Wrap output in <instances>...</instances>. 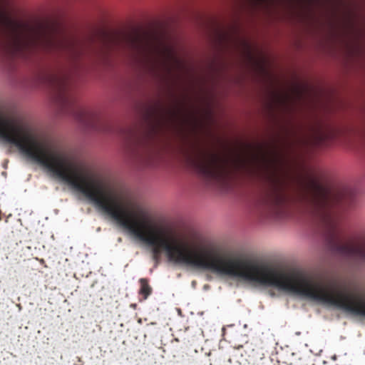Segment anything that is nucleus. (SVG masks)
<instances>
[{
    "label": "nucleus",
    "instance_id": "f03ea898",
    "mask_svg": "<svg viewBox=\"0 0 365 365\" xmlns=\"http://www.w3.org/2000/svg\"><path fill=\"white\" fill-rule=\"evenodd\" d=\"M186 159L207 182L223 185L230 177L232 170L228 160L215 153L197 148L193 153L187 154Z\"/></svg>",
    "mask_w": 365,
    "mask_h": 365
},
{
    "label": "nucleus",
    "instance_id": "39448f33",
    "mask_svg": "<svg viewBox=\"0 0 365 365\" xmlns=\"http://www.w3.org/2000/svg\"><path fill=\"white\" fill-rule=\"evenodd\" d=\"M139 283L140 285L139 294L143 297V299H146L152 293V287L150 286L148 279L141 278L139 280Z\"/></svg>",
    "mask_w": 365,
    "mask_h": 365
},
{
    "label": "nucleus",
    "instance_id": "20e7f679",
    "mask_svg": "<svg viewBox=\"0 0 365 365\" xmlns=\"http://www.w3.org/2000/svg\"><path fill=\"white\" fill-rule=\"evenodd\" d=\"M234 168L236 170L249 176H255L257 173V169L252 165L247 160L240 158L234 161Z\"/></svg>",
    "mask_w": 365,
    "mask_h": 365
},
{
    "label": "nucleus",
    "instance_id": "f257e3e1",
    "mask_svg": "<svg viewBox=\"0 0 365 365\" xmlns=\"http://www.w3.org/2000/svg\"><path fill=\"white\" fill-rule=\"evenodd\" d=\"M42 83L50 89L54 101L62 109L71 111L75 118L86 128L96 130H106L101 128L99 115L86 110L76 104V99L71 91L68 78L59 73H46L41 77Z\"/></svg>",
    "mask_w": 365,
    "mask_h": 365
},
{
    "label": "nucleus",
    "instance_id": "423d86ee",
    "mask_svg": "<svg viewBox=\"0 0 365 365\" xmlns=\"http://www.w3.org/2000/svg\"><path fill=\"white\" fill-rule=\"evenodd\" d=\"M49 43L52 46L55 47H60L61 48H72L73 46V43L66 38H61V39H54V38H50Z\"/></svg>",
    "mask_w": 365,
    "mask_h": 365
},
{
    "label": "nucleus",
    "instance_id": "7ed1b4c3",
    "mask_svg": "<svg viewBox=\"0 0 365 365\" xmlns=\"http://www.w3.org/2000/svg\"><path fill=\"white\" fill-rule=\"evenodd\" d=\"M1 32L5 36V46L14 55H20L31 46V41L21 31V24L5 14H0Z\"/></svg>",
    "mask_w": 365,
    "mask_h": 365
}]
</instances>
